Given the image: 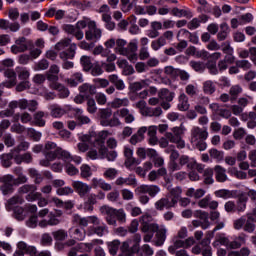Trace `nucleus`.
Wrapping results in <instances>:
<instances>
[{"instance_id":"f257e3e1","label":"nucleus","mask_w":256,"mask_h":256,"mask_svg":"<svg viewBox=\"0 0 256 256\" xmlns=\"http://www.w3.org/2000/svg\"><path fill=\"white\" fill-rule=\"evenodd\" d=\"M56 51H60L59 57L62 61H69L75 59L77 54V44L71 43V38H64L56 43Z\"/></svg>"},{"instance_id":"f03ea898","label":"nucleus","mask_w":256,"mask_h":256,"mask_svg":"<svg viewBox=\"0 0 256 256\" xmlns=\"http://www.w3.org/2000/svg\"><path fill=\"white\" fill-rule=\"evenodd\" d=\"M140 221V230L144 235V242L149 243L153 236L155 235L156 231H159V225L153 222V216L151 214H144L139 218Z\"/></svg>"},{"instance_id":"7ed1b4c3","label":"nucleus","mask_w":256,"mask_h":256,"mask_svg":"<svg viewBox=\"0 0 256 256\" xmlns=\"http://www.w3.org/2000/svg\"><path fill=\"white\" fill-rule=\"evenodd\" d=\"M44 157L46 159H69V151L58 147L55 142L48 141L44 145Z\"/></svg>"},{"instance_id":"20e7f679","label":"nucleus","mask_w":256,"mask_h":256,"mask_svg":"<svg viewBox=\"0 0 256 256\" xmlns=\"http://www.w3.org/2000/svg\"><path fill=\"white\" fill-rule=\"evenodd\" d=\"M100 125L102 127H119L121 120L113 115V111L110 108L100 109Z\"/></svg>"},{"instance_id":"39448f33","label":"nucleus","mask_w":256,"mask_h":256,"mask_svg":"<svg viewBox=\"0 0 256 256\" xmlns=\"http://www.w3.org/2000/svg\"><path fill=\"white\" fill-rule=\"evenodd\" d=\"M33 47H35L33 40H29L22 36L16 39L15 44L11 46V53L14 55L25 53V51H29V49H33Z\"/></svg>"},{"instance_id":"423d86ee","label":"nucleus","mask_w":256,"mask_h":256,"mask_svg":"<svg viewBox=\"0 0 256 256\" xmlns=\"http://www.w3.org/2000/svg\"><path fill=\"white\" fill-rule=\"evenodd\" d=\"M0 191H2L3 195H11V193H13V191H15V186H17V184H15V177L11 174H6L3 176H0Z\"/></svg>"},{"instance_id":"0eeeda50","label":"nucleus","mask_w":256,"mask_h":256,"mask_svg":"<svg viewBox=\"0 0 256 256\" xmlns=\"http://www.w3.org/2000/svg\"><path fill=\"white\" fill-rule=\"evenodd\" d=\"M115 51H116V53H119V55H129L130 52L137 51V43L130 42L127 45L126 40L117 39Z\"/></svg>"},{"instance_id":"6e6552de","label":"nucleus","mask_w":256,"mask_h":256,"mask_svg":"<svg viewBox=\"0 0 256 256\" xmlns=\"http://www.w3.org/2000/svg\"><path fill=\"white\" fill-rule=\"evenodd\" d=\"M101 35H103V32L101 29L97 28L95 21H90L88 23V30L85 32L86 41H93V43H97V41L101 39Z\"/></svg>"},{"instance_id":"1a4fd4ad","label":"nucleus","mask_w":256,"mask_h":256,"mask_svg":"<svg viewBox=\"0 0 256 256\" xmlns=\"http://www.w3.org/2000/svg\"><path fill=\"white\" fill-rule=\"evenodd\" d=\"M111 135V133L108 130H102L98 132L96 135H91L87 138V141L90 142L93 147H102L105 145V141H107V137Z\"/></svg>"},{"instance_id":"9d476101","label":"nucleus","mask_w":256,"mask_h":256,"mask_svg":"<svg viewBox=\"0 0 256 256\" xmlns=\"http://www.w3.org/2000/svg\"><path fill=\"white\" fill-rule=\"evenodd\" d=\"M100 212L105 215V221L108 225L117 227L116 209L108 205H104L100 208Z\"/></svg>"},{"instance_id":"9b49d317","label":"nucleus","mask_w":256,"mask_h":256,"mask_svg":"<svg viewBox=\"0 0 256 256\" xmlns=\"http://www.w3.org/2000/svg\"><path fill=\"white\" fill-rule=\"evenodd\" d=\"M209 137V132L207 129L199 128V126H194L191 129V143H197V141H207Z\"/></svg>"},{"instance_id":"f8f14e48","label":"nucleus","mask_w":256,"mask_h":256,"mask_svg":"<svg viewBox=\"0 0 256 256\" xmlns=\"http://www.w3.org/2000/svg\"><path fill=\"white\" fill-rule=\"evenodd\" d=\"M161 191V188L157 185H140L135 189V193L137 195H145L148 193L150 197H155L159 192Z\"/></svg>"},{"instance_id":"ddd939ff","label":"nucleus","mask_w":256,"mask_h":256,"mask_svg":"<svg viewBox=\"0 0 256 256\" xmlns=\"http://www.w3.org/2000/svg\"><path fill=\"white\" fill-rule=\"evenodd\" d=\"M18 250L15 251L14 256H25L27 253L30 256L37 255V248L34 246H29L27 243L21 241L17 244Z\"/></svg>"},{"instance_id":"4468645a","label":"nucleus","mask_w":256,"mask_h":256,"mask_svg":"<svg viewBox=\"0 0 256 256\" xmlns=\"http://www.w3.org/2000/svg\"><path fill=\"white\" fill-rule=\"evenodd\" d=\"M120 251L125 256L135 255V253H139V246L137 244H133L132 240H126L122 243Z\"/></svg>"},{"instance_id":"2eb2a0df","label":"nucleus","mask_w":256,"mask_h":256,"mask_svg":"<svg viewBox=\"0 0 256 256\" xmlns=\"http://www.w3.org/2000/svg\"><path fill=\"white\" fill-rule=\"evenodd\" d=\"M72 187H73L75 193H77L79 195V197H85L87 195V193H89V191H91V186H89L87 183L81 182V181H73Z\"/></svg>"},{"instance_id":"dca6fc26","label":"nucleus","mask_w":256,"mask_h":256,"mask_svg":"<svg viewBox=\"0 0 256 256\" xmlns=\"http://www.w3.org/2000/svg\"><path fill=\"white\" fill-rule=\"evenodd\" d=\"M173 207H176V201L169 200L167 197H163L155 202V209L157 211H165V209H173Z\"/></svg>"},{"instance_id":"f3484780","label":"nucleus","mask_w":256,"mask_h":256,"mask_svg":"<svg viewBox=\"0 0 256 256\" xmlns=\"http://www.w3.org/2000/svg\"><path fill=\"white\" fill-rule=\"evenodd\" d=\"M62 29L68 35H73V37H75V39H77V41H81V39H83V37H85L83 30H78L76 25L65 24L62 27Z\"/></svg>"},{"instance_id":"a211bd4d","label":"nucleus","mask_w":256,"mask_h":256,"mask_svg":"<svg viewBox=\"0 0 256 256\" xmlns=\"http://www.w3.org/2000/svg\"><path fill=\"white\" fill-rule=\"evenodd\" d=\"M79 93L83 95L86 99H91L95 93H97V87L95 85L84 83L81 86H79Z\"/></svg>"},{"instance_id":"6ab92c4d","label":"nucleus","mask_w":256,"mask_h":256,"mask_svg":"<svg viewBox=\"0 0 256 256\" xmlns=\"http://www.w3.org/2000/svg\"><path fill=\"white\" fill-rule=\"evenodd\" d=\"M163 29V24L159 21H153L150 24V29L147 30L146 35L149 39H157L159 37L161 31Z\"/></svg>"},{"instance_id":"aec40b11","label":"nucleus","mask_w":256,"mask_h":256,"mask_svg":"<svg viewBox=\"0 0 256 256\" xmlns=\"http://www.w3.org/2000/svg\"><path fill=\"white\" fill-rule=\"evenodd\" d=\"M115 185H117L118 187H121L123 185L137 187V178H135V175L133 174H130L127 178L118 177L115 181Z\"/></svg>"},{"instance_id":"412c9836","label":"nucleus","mask_w":256,"mask_h":256,"mask_svg":"<svg viewBox=\"0 0 256 256\" xmlns=\"http://www.w3.org/2000/svg\"><path fill=\"white\" fill-rule=\"evenodd\" d=\"M165 137L170 143H175L177 149H185V140L171 132H166Z\"/></svg>"},{"instance_id":"4be33fe9","label":"nucleus","mask_w":256,"mask_h":256,"mask_svg":"<svg viewBox=\"0 0 256 256\" xmlns=\"http://www.w3.org/2000/svg\"><path fill=\"white\" fill-rule=\"evenodd\" d=\"M4 75L9 79V81L4 83V87L11 89V87H15V85H17V73H15V70L7 69L4 72Z\"/></svg>"},{"instance_id":"5701e85b","label":"nucleus","mask_w":256,"mask_h":256,"mask_svg":"<svg viewBox=\"0 0 256 256\" xmlns=\"http://www.w3.org/2000/svg\"><path fill=\"white\" fill-rule=\"evenodd\" d=\"M215 179L218 183H225L227 181V170L221 165H216L214 168Z\"/></svg>"},{"instance_id":"b1692460","label":"nucleus","mask_w":256,"mask_h":256,"mask_svg":"<svg viewBox=\"0 0 256 256\" xmlns=\"http://www.w3.org/2000/svg\"><path fill=\"white\" fill-rule=\"evenodd\" d=\"M92 187L94 189H97V187H99L103 191H111L113 189V186H111V184L105 182V180H103L101 178L100 179L93 178L92 179Z\"/></svg>"},{"instance_id":"393cba45","label":"nucleus","mask_w":256,"mask_h":256,"mask_svg":"<svg viewBox=\"0 0 256 256\" xmlns=\"http://www.w3.org/2000/svg\"><path fill=\"white\" fill-rule=\"evenodd\" d=\"M92 187L94 189H97V187H99L103 191H111L113 189V186H111V184L105 182V180H103L101 178L100 179L93 178L92 179Z\"/></svg>"},{"instance_id":"a878e982","label":"nucleus","mask_w":256,"mask_h":256,"mask_svg":"<svg viewBox=\"0 0 256 256\" xmlns=\"http://www.w3.org/2000/svg\"><path fill=\"white\" fill-rule=\"evenodd\" d=\"M108 79L117 91H123L125 89V82L121 80L117 74L109 75Z\"/></svg>"},{"instance_id":"bb28decb","label":"nucleus","mask_w":256,"mask_h":256,"mask_svg":"<svg viewBox=\"0 0 256 256\" xmlns=\"http://www.w3.org/2000/svg\"><path fill=\"white\" fill-rule=\"evenodd\" d=\"M179 165L180 167H184V165L187 166V169H191V171H193V169H195V159L190 158L187 155H182L179 157Z\"/></svg>"},{"instance_id":"cd10ccee","label":"nucleus","mask_w":256,"mask_h":256,"mask_svg":"<svg viewBox=\"0 0 256 256\" xmlns=\"http://www.w3.org/2000/svg\"><path fill=\"white\" fill-rule=\"evenodd\" d=\"M118 67H120V69H123L122 71V75H133V73H135V68H133L131 65H129V63L127 62V60H120L117 62Z\"/></svg>"},{"instance_id":"c85d7f7f","label":"nucleus","mask_w":256,"mask_h":256,"mask_svg":"<svg viewBox=\"0 0 256 256\" xmlns=\"http://www.w3.org/2000/svg\"><path fill=\"white\" fill-rule=\"evenodd\" d=\"M231 30L229 29V25L227 23H222L220 25V31L217 34V40L218 41H225L227 37H229V33Z\"/></svg>"},{"instance_id":"c756f323","label":"nucleus","mask_w":256,"mask_h":256,"mask_svg":"<svg viewBox=\"0 0 256 256\" xmlns=\"http://www.w3.org/2000/svg\"><path fill=\"white\" fill-rule=\"evenodd\" d=\"M119 117H122L125 121V123H133L135 121V116H133V113L129 111L127 108H122L117 111Z\"/></svg>"},{"instance_id":"7c9ffc66","label":"nucleus","mask_w":256,"mask_h":256,"mask_svg":"<svg viewBox=\"0 0 256 256\" xmlns=\"http://www.w3.org/2000/svg\"><path fill=\"white\" fill-rule=\"evenodd\" d=\"M247 201H248V198L245 194H241L238 197V201H237V204H236L237 213L245 212V210L247 209Z\"/></svg>"},{"instance_id":"2f4dec72","label":"nucleus","mask_w":256,"mask_h":256,"mask_svg":"<svg viewBox=\"0 0 256 256\" xmlns=\"http://www.w3.org/2000/svg\"><path fill=\"white\" fill-rule=\"evenodd\" d=\"M148 143L149 145H157L159 139L157 138V126H150L148 128Z\"/></svg>"},{"instance_id":"473e14b6","label":"nucleus","mask_w":256,"mask_h":256,"mask_svg":"<svg viewBox=\"0 0 256 256\" xmlns=\"http://www.w3.org/2000/svg\"><path fill=\"white\" fill-rule=\"evenodd\" d=\"M1 165L4 169H9L13 165V153H4L0 156Z\"/></svg>"},{"instance_id":"72a5a7b5","label":"nucleus","mask_w":256,"mask_h":256,"mask_svg":"<svg viewBox=\"0 0 256 256\" xmlns=\"http://www.w3.org/2000/svg\"><path fill=\"white\" fill-rule=\"evenodd\" d=\"M159 98L162 101H167L168 103H171V101H173V99H175V93L169 91V89H167V88H163L159 92Z\"/></svg>"},{"instance_id":"f704fd0d","label":"nucleus","mask_w":256,"mask_h":256,"mask_svg":"<svg viewBox=\"0 0 256 256\" xmlns=\"http://www.w3.org/2000/svg\"><path fill=\"white\" fill-rule=\"evenodd\" d=\"M144 114L146 117H161L163 115V109L161 107H146L144 108Z\"/></svg>"},{"instance_id":"c9c22d12","label":"nucleus","mask_w":256,"mask_h":256,"mask_svg":"<svg viewBox=\"0 0 256 256\" xmlns=\"http://www.w3.org/2000/svg\"><path fill=\"white\" fill-rule=\"evenodd\" d=\"M156 245L157 247H161L165 243V239H167V229L158 227L156 231Z\"/></svg>"},{"instance_id":"e433bc0d","label":"nucleus","mask_w":256,"mask_h":256,"mask_svg":"<svg viewBox=\"0 0 256 256\" xmlns=\"http://www.w3.org/2000/svg\"><path fill=\"white\" fill-rule=\"evenodd\" d=\"M49 109L51 117L55 119H59L65 115V109L61 108L59 105H51Z\"/></svg>"},{"instance_id":"4c0bfd02","label":"nucleus","mask_w":256,"mask_h":256,"mask_svg":"<svg viewBox=\"0 0 256 256\" xmlns=\"http://www.w3.org/2000/svg\"><path fill=\"white\" fill-rule=\"evenodd\" d=\"M213 168H206L203 171V178H204V184L205 185H213L215 183V179H213L214 174Z\"/></svg>"},{"instance_id":"58836bf2","label":"nucleus","mask_w":256,"mask_h":256,"mask_svg":"<svg viewBox=\"0 0 256 256\" xmlns=\"http://www.w3.org/2000/svg\"><path fill=\"white\" fill-rule=\"evenodd\" d=\"M179 111H188L189 110V97L182 93L179 96V103H178Z\"/></svg>"},{"instance_id":"ea45409f","label":"nucleus","mask_w":256,"mask_h":256,"mask_svg":"<svg viewBox=\"0 0 256 256\" xmlns=\"http://www.w3.org/2000/svg\"><path fill=\"white\" fill-rule=\"evenodd\" d=\"M79 83H83V74L77 72L68 79L70 87H77Z\"/></svg>"},{"instance_id":"a19ab883","label":"nucleus","mask_w":256,"mask_h":256,"mask_svg":"<svg viewBox=\"0 0 256 256\" xmlns=\"http://www.w3.org/2000/svg\"><path fill=\"white\" fill-rule=\"evenodd\" d=\"M171 14L174 17H187V18L193 17V13L190 10L179 9V8H173L171 11Z\"/></svg>"},{"instance_id":"79ce46f5","label":"nucleus","mask_w":256,"mask_h":256,"mask_svg":"<svg viewBox=\"0 0 256 256\" xmlns=\"http://www.w3.org/2000/svg\"><path fill=\"white\" fill-rule=\"evenodd\" d=\"M52 237L55 241H65L69 237V234L65 229H58L52 232Z\"/></svg>"},{"instance_id":"37998d69","label":"nucleus","mask_w":256,"mask_h":256,"mask_svg":"<svg viewBox=\"0 0 256 256\" xmlns=\"http://www.w3.org/2000/svg\"><path fill=\"white\" fill-rule=\"evenodd\" d=\"M167 45V40L164 37H158V39L153 40L151 42V48L153 51H159L161 47H165Z\"/></svg>"},{"instance_id":"c03bdc74","label":"nucleus","mask_w":256,"mask_h":256,"mask_svg":"<svg viewBox=\"0 0 256 256\" xmlns=\"http://www.w3.org/2000/svg\"><path fill=\"white\" fill-rule=\"evenodd\" d=\"M80 64L82 65L84 71H91V69H93V62H91V58L87 55H83L80 58Z\"/></svg>"},{"instance_id":"a18cd8bd","label":"nucleus","mask_w":256,"mask_h":256,"mask_svg":"<svg viewBox=\"0 0 256 256\" xmlns=\"http://www.w3.org/2000/svg\"><path fill=\"white\" fill-rule=\"evenodd\" d=\"M47 117V114L43 111H38L34 114L35 125L38 127H45V120L43 117Z\"/></svg>"},{"instance_id":"49530a36","label":"nucleus","mask_w":256,"mask_h":256,"mask_svg":"<svg viewBox=\"0 0 256 256\" xmlns=\"http://www.w3.org/2000/svg\"><path fill=\"white\" fill-rule=\"evenodd\" d=\"M108 250L110 255H117V251H119V247H121V242L119 240H114L112 242L107 243Z\"/></svg>"},{"instance_id":"de8ad7c7","label":"nucleus","mask_w":256,"mask_h":256,"mask_svg":"<svg viewBox=\"0 0 256 256\" xmlns=\"http://www.w3.org/2000/svg\"><path fill=\"white\" fill-rule=\"evenodd\" d=\"M203 92L206 95H213L215 93V83L211 80H207L203 83Z\"/></svg>"},{"instance_id":"09e8293b","label":"nucleus","mask_w":256,"mask_h":256,"mask_svg":"<svg viewBox=\"0 0 256 256\" xmlns=\"http://www.w3.org/2000/svg\"><path fill=\"white\" fill-rule=\"evenodd\" d=\"M18 73V79L20 81H29V77H31V73L29 72V69L27 68H17Z\"/></svg>"},{"instance_id":"8fccbe9b","label":"nucleus","mask_w":256,"mask_h":256,"mask_svg":"<svg viewBox=\"0 0 256 256\" xmlns=\"http://www.w3.org/2000/svg\"><path fill=\"white\" fill-rule=\"evenodd\" d=\"M112 107L114 109H119V107H128L129 106V99L124 98H115L112 103H111Z\"/></svg>"},{"instance_id":"3c124183","label":"nucleus","mask_w":256,"mask_h":256,"mask_svg":"<svg viewBox=\"0 0 256 256\" xmlns=\"http://www.w3.org/2000/svg\"><path fill=\"white\" fill-rule=\"evenodd\" d=\"M189 65L197 73H203V71H205V69H206L205 63H203L201 61H194V60H192V61H190Z\"/></svg>"},{"instance_id":"603ef678","label":"nucleus","mask_w":256,"mask_h":256,"mask_svg":"<svg viewBox=\"0 0 256 256\" xmlns=\"http://www.w3.org/2000/svg\"><path fill=\"white\" fill-rule=\"evenodd\" d=\"M183 193V189L181 187H175L170 190V195L172 196L171 201H176L179 203V199L181 198V194Z\"/></svg>"},{"instance_id":"864d4df0","label":"nucleus","mask_w":256,"mask_h":256,"mask_svg":"<svg viewBox=\"0 0 256 256\" xmlns=\"http://www.w3.org/2000/svg\"><path fill=\"white\" fill-rule=\"evenodd\" d=\"M236 67H238V69H243V71H249V69H251V67H253V64L250 63L249 60H237L235 62Z\"/></svg>"},{"instance_id":"5fc2aeb1","label":"nucleus","mask_w":256,"mask_h":256,"mask_svg":"<svg viewBox=\"0 0 256 256\" xmlns=\"http://www.w3.org/2000/svg\"><path fill=\"white\" fill-rule=\"evenodd\" d=\"M73 221L77 225H80V227H87V225H89V217H81L78 214L73 216Z\"/></svg>"},{"instance_id":"6e6d98bb","label":"nucleus","mask_w":256,"mask_h":256,"mask_svg":"<svg viewBox=\"0 0 256 256\" xmlns=\"http://www.w3.org/2000/svg\"><path fill=\"white\" fill-rule=\"evenodd\" d=\"M93 244H78L74 247H72L69 252H68V256H77V253H79L81 251V249H83L84 247H92Z\"/></svg>"},{"instance_id":"4d7b16f0","label":"nucleus","mask_w":256,"mask_h":256,"mask_svg":"<svg viewBox=\"0 0 256 256\" xmlns=\"http://www.w3.org/2000/svg\"><path fill=\"white\" fill-rule=\"evenodd\" d=\"M80 175L82 179H88V177H91V175H93V172L91 171V166L87 164H83L80 167Z\"/></svg>"},{"instance_id":"13d9d810","label":"nucleus","mask_w":256,"mask_h":256,"mask_svg":"<svg viewBox=\"0 0 256 256\" xmlns=\"http://www.w3.org/2000/svg\"><path fill=\"white\" fill-rule=\"evenodd\" d=\"M215 197H219L221 199H231L233 197V193L227 189H221L214 192Z\"/></svg>"},{"instance_id":"bf43d9fd","label":"nucleus","mask_w":256,"mask_h":256,"mask_svg":"<svg viewBox=\"0 0 256 256\" xmlns=\"http://www.w3.org/2000/svg\"><path fill=\"white\" fill-rule=\"evenodd\" d=\"M209 155L212 159H215L216 161H223L225 153L223 151L212 148L209 150Z\"/></svg>"},{"instance_id":"052dcab7","label":"nucleus","mask_w":256,"mask_h":256,"mask_svg":"<svg viewBox=\"0 0 256 256\" xmlns=\"http://www.w3.org/2000/svg\"><path fill=\"white\" fill-rule=\"evenodd\" d=\"M231 101H235L239 97L240 93H243V88L239 85L232 86L230 88Z\"/></svg>"},{"instance_id":"680f3d73","label":"nucleus","mask_w":256,"mask_h":256,"mask_svg":"<svg viewBox=\"0 0 256 256\" xmlns=\"http://www.w3.org/2000/svg\"><path fill=\"white\" fill-rule=\"evenodd\" d=\"M23 197L21 196H13L12 198H10L7 203H8V208L9 209H13V207H15V205H22L23 203Z\"/></svg>"},{"instance_id":"e2e57ef3","label":"nucleus","mask_w":256,"mask_h":256,"mask_svg":"<svg viewBox=\"0 0 256 256\" xmlns=\"http://www.w3.org/2000/svg\"><path fill=\"white\" fill-rule=\"evenodd\" d=\"M109 53H111V51L109 49L103 48L101 45L96 46L92 51V54L101 55V57H107Z\"/></svg>"},{"instance_id":"0e129e2a","label":"nucleus","mask_w":256,"mask_h":256,"mask_svg":"<svg viewBox=\"0 0 256 256\" xmlns=\"http://www.w3.org/2000/svg\"><path fill=\"white\" fill-rule=\"evenodd\" d=\"M186 94H188L189 97H195L199 94V88L197 85L188 84L185 88Z\"/></svg>"},{"instance_id":"69168bd1","label":"nucleus","mask_w":256,"mask_h":256,"mask_svg":"<svg viewBox=\"0 0 256 256\" xmlns=\"http://www.w3.org/2000/svg\"><path fill=\"white\" fill-rule=\"evenodd\" d=\"M35 191H37V186L33 184H25L18 189V192L21 194L33 193Z\"/></svg>"},{"instance_id":"338daca9","label":"nucleus","mask_w":256,"mask_h":256,"mask_svg":"<svg viewBox=\"0 0 256 256\" xmlns=\"http://www.w3.org/2000/svg\"><path fill=\"white\" fill-rule=\"evenodd\" d=\"M27 133L30 139H33V141H41L42 134L41 132L35 130V128H28Z\"/></svg>"},{"instance_id":"774afa93","label":"nucleus","mask_w":256,"mask_h":256,"mask_svg":"<svg viewBox=\"0 0 256 256\" xmlns=\"http://www.w3.org/2000/svg\"><path fill=\"white\" fill-rule=\"evenodd\" d=\"M119 175V171L115 168H108L104 172L105 179H109L110 181H113Z\"/></svg>"}]
</instances>
